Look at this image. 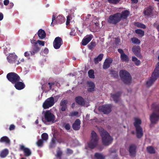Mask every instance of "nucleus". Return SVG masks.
<instances>
[{"label": "nucleus", "mask_w": 159, "mask_h": 159, "mask_svg": "<svg viewBox=\"0 0 159 159\" xmlns=\"http://www.w3.org/2000/svg\"><path fill=\"white\" fill-rule=\"evenodd\" d=\"M120 57L121 60L123 61L128 62L129 61L128 57L125 53L120 55Z\"/></svg>", "instance_id": "31"}, {"label": "nucleus", "mask_w": 159, "mask_h": 159, "mask_svg": "<svg viewBox=\"0 0 159 159\" xmlns=\"http://www.w3.org/2000/svg\"><path fill=\"white\" fill-rule=\"evenodd\" d=\"M134 25L138 28H140L143 29L146 28V26L145 25L139 22H138L135 23H134Z\"/></svg>", "instance_id": "38"}, {"label": "nucleus", "mask_w": 159, "mask_h": 159, "mask_svg": "<svg viewBox=\"0 0 159 159\" xmlns=\"http://www.w3.org/2000/svg\"><path fill=\"white\" fill-rule=\"evenodd\" d=\"M39 37L41 39H43L46 37V33L43 30L40 29L38 33Z\"/></svg>", "instance_id": "28"}, {"label": "nucleus", "mask_w": 159, "mask_h": 159, "mask_svg": "<svg viewBox=\"0 0 159 159\" xmlns=\"http://www.w3.org/2000/svg\"><path fill=\"white\" fill-rule=\"evenodd\" d=\"M152 10L150 8H148L144 11V14L145 16H149L152 13Z\"/></svg>", "instance_id": "37"}, {"label": "nucleus", "mask_w": 159, "mask_h": 159, "mask_svg": "<svg viewBox=\"0 0 159 159\" xmlns=\"http://www.w3.org/2000/svg\"><path fill=\"white\" fill-rule=\"evenodd\" d=\"M7 78L12 84H14L18 81L20 80V76L16 73L11 72L8 73L6 76Z\"/></svg>", "instance_id": "6"}, {"label": "nucleus", "mask_w": 159, "mask_h": 159, "mask_svg": "<svg viewBox=\"0 0 159 159\" xmlns=\"http://www.w3.org/2000/svg\"><path fill=\"white\" fill-rule=\"evenodd\" d=\"M153 26L155 27L157 30L159 32V25L157 23H155L153 24Z\"/></svg>", "instance_id": "48"}, {"label": "nucleus", "mask_w": 159, "mask_h": 159, "mask_svg": "<svg viewBox=\"0 0 159 159\" xmlns=\"http://www.w3.org/2000/svg\"><path fill=\"white\" fill-rule=\"evenodd\" d=\"M55 147V140L54 139H52L49 145V148H53Z\"/></svg>", "instance_id": "42"}, {"label": "nucleus", "mask_w": 159, "mask_h": 159, "mask_svg": "<svg viewBox=\"0 0 159 159\" xmlns=\"http://www.w3.org/2000/svg\"><path fill=\"white\" fill-rule=\"evenodd\" d=\"M20 150L23 152L24 155L26 157H29L31 154V152L30 149L25 148L23 145H20Z\"/></svg>", "instance_id": "16"}, {"label": "nucleus", "mask_w": 159, "mask_h": 159, "mask_svg": "<svg viewBox=\"0 0 159 159\" xmlns=\"http://www.w3.org/2000/svg\"><path fill=\"white\" fill-rule=\"evenodd\" d=\"M94 157L96 159H105V156L98 153H95Z\"/></svg>", "instance_id": "33"}, {"label": "nucleus", "mask_w": 159, "mask_h": 159, "mask_svg": "<svg viewBox=\"0 0 159 159\" xmlns=\"http://www.w3.org/2000/svg\"><path fill=\"white\" fill-rule=\"evenodd\" d=\"M14 84V87L15 88L18 90H22L25 86V84L20 81H18Z\"/></svg>", "instance_id": "19"}, {"label": "nucleus", "mask_w": 159, "mask_h": 159, "mask_svg": "<svg viewBox=\"0 0 159 159\" xmlns=\"http://www.w3.org/2000/svg\"><path fill=\"white\" fill-rule=\"evenodd\" d=\"M73 153V151L69 148H67V153L69 154H72Z\"/></svg>", "instance_id": "52"}, {"label": "nucleus", "mask_w": 159, "mask_h": 159, "mask_svg": "<svg viewBox=\"0 0 159 159\" xmlns=\"http://www.w3.org/2000/svg\"><path fill=\"white\" fill-rule=\"evenodd\" d=\"M13 5H14V4H13V3H10L9 6L10 7V8H11L13 7Z\"/></svg>", "instance_id": "64"}, {"label": "nucleus", "mask_w": 159, "mask_h": 159, "mask_svg": "<svg viewBox=\"0 0 159 159\" xmlns=\"http://www.w3.org/2000/svg\"><path fill=\"white\" fill-rule=\"evenodd\" d=\"M43 143V141L42 139H39L37 142L36 144L37 146L39 147H41L42 146Z\"/></svg>", "instance_id": "45"}, {"label": "nucleus", "mask_w": 159, "mask_h": 159, "mask_svg": "<svg viewBox=\"0 0 159 159\" xmlns=\"http://www.w3.org/2000/svg\"><path fill=\"white\" fill-rule=\"evenodd\" d=\"M112 61L113 60L111 58L106 59L104 62L103 68L104 69H106L109 68Z\"/></svg>", "instance_id": "22"}, {"label": "nucleus", "mask_w": 159, "mask_h": 159, "mask_svg": "<svg viewBox=\"0 0 159 159\" xmlns=\"http://www.w3.org/2000/svg\"><path fill=\"white\" fill-rule=\"evenodd\" d=\"M132 42L134 44H139L140 43V41L138 38L134 37L131 39Z\"/></svg>", "instance_id": "41"}, {"label": "nucleus", "mask_w": 159, "mask_h": 159, "mask_svg": "<svg viewBox=\"0 0 159 159\" xmlns=\"http://www.w3.org/2000/svg\"><path fill=\"white\" fill-rule=\"evenodd\" d=\"M31 43L33 44V45H37V41L34 39L31 40L30 41Z\"/></svg>", "instance_id": "54"}, {"label": "nucleus", "mask_w": 159, "mask_h": 159, "mask_svg": "<svg viewBox=\"0 0 159 159\" xmlns=\"http://www.w3.org/2000/svg\"><path fill=\"white\" fill-rule=\"evenodd\" d=\"M57 24H61L64 23L65 21V18L62 16L59 15L56 18V16L54 15H53L52 18V22L51 26H54L55 25V21Z\"/></svg>", "instance_id": "10"}, {"label": "nucleus", "mask_w": 159, "mask_h": 159, "mask_svg": "<svg viewBox=\"0 0 159 159\" xmlns=\"http://www.w3.org/2000/svg\"><path fill=\"white\" fill-rule=\"evenodd\" d=\"M118 13L120 14L119 16L121 20L126 19L130 14L129 11L128 10H125L122 11L121 13Z\"/></svg>", "instance_id": "21"}, {"label": "nucleus", "mask_w": 159, "mask_h": 159, "mask_svg": "<svg viewBox=\"0 0 159 159\" xmlns=\"http://www.w3.org/2000/svg\"><path fill=\"white\" fill-rule=\"evenodd\" d=\"M120 14L116 13L109 16L108 20V22L110 24L116 25L121 20L120 16Z\"/></svg>", "instance_id": "7"}, {"label": "nucleus", "mask_w": 159, "mask_h": 159, "mask_svg": "<svg viewBox=\"0 0 159 159\" xmlns=\"http://www.w3.org/2000/svg\"><path fill=\"white\" fill-rule=\"evenodd\" d=\"M48 84L49 85V89H52V85H53V84H54V83H48Z\"/></svg>", "instance_id": "63"}, {"label": "nucleus", "mask_w": 159, "mask_h": 159, "mask_svg": "<svg viewBox=\"0 0 159 159\" xmlns=\"http://www.w3.org/2000/svg\"><path fill=\"white\" fill-rule=\"evenodd\" d=\"M70 17L68 16L67 17L66 21V25H69L70 22Z\"/></svg>", "instance_id": "50"}, {"label": "nucleus", "mask_w": 159, "mask_h": 159, "mask_svg": "<svg viewBox=\"0 0 159 159\" xmlns=\"http://www.w3.org/2000/svg\"><path fill=\"white\" fill-rule=\"evenodd\" d=\"M68 101L67 100H62L60 103V111H65L67 108Z\"/></svg>", "instance_id": "15"}, {"label": "nucleus", "mask_w": 159, "mask_h": 159, "mask_svg": "<svg viewBox=\"0 0 159 159\" xmlns=\"http://www.w3.org/2000/svg\"><path fill=\"white\" fill-rule=\"evenodd\" d=\"M62 39L59 37H56L53 42V46L54 48L57 49H59L63 44Z\"/></svg>", "instance_id": "12"}, {"label": "nucleus", "mask_w": 159, "mask_h": 159, "mask_svg": "<svg viewBox=\"0 0 159 159\" xmlns=\"http://www.w3.org/2000/svg\"><path fill=\"white\" fill-rule=\"evenodd\" d=\"M136 146L134 144H131L129 148V152L131 156L134 157L136 152Z\"/></svg>", "instance_id": "17"}, {"label": "nucleus", "mask_w": 159, "mask_h": 159, "mask_svg": "<svg viewBox=\"0 0 159 159\" xmlns=\"http://www.w3.org/2000/svg\"><path fill=\"white\" fill-rule=\"evenodd\" d=\"M93 38L92 34H90L85 37L82 40L81 43L84 46L86 45Z\"/></svg>", "instance_id": "18"}, {"label": "nucleus", "mask_w": 159, "mask_h": 159, "mask_svg": "<svg viewBox=\"0 0 159 159\" xmlns=\"http://www.w3.org/2000/svg\"><path fill=\"white\" fill-rule=\"evenodd\" d=\"M17 56L13 54H10L7 57V59L9 63H12L16 59Z\"/></svg>", "instance_id": "26"}, {"label": "nucleus", "mask_w": 159, "mask_h": 159, "mask_svg": "<svg viewBox=\"0 0 159 159\" xmlns=\"http://www.w3.org/2000/svg\"><path fill=\"white\" fill-rule=\"evenodd\" d=\"M135 31L136 33L139 34L140 37H142L144 35V31L141 29L136 30Z\"/></svg>", "instance_id": "34"}, {"label": "nucleus", "mask_w": 159, "mask_h": 159, "mask_svg": "<svg viewBox=\"0 0 159 159\" xmlns=\"http://www.w3.org/2000/svg\"><path fill=\"white\" fill-rule=\"evenodd\" d=\"M65 128L67 130H69L70 129V125L69 124L67 123L66 124L65 126Z\"/></svg>", "instance_id": "51"}, {"label": "nucleus", "mask_w": 159, "mask_h": 159, "mask_svg": "<svg viewBox=\"0 0 159 159\" xmlns=\"http://www.w3.org/2000/svg\"><path fill=\"white\" fill-rule=\"evenodd\" d=\"M70 34L71 36H74L75 35V30L71 31Z\"/></svg>", "instance_id": "59"}, {"label": "nucleus", "mask_w": 159, "mask_h": 159, "mask_svg": "<svg viewBox=\"0 0 159 159\" xmlns=\"http://www.w3.org/2000/svg\"><path fill=\"white\" fill-rule=\"evenodd\" d=\"M121 93V92L119 91L117 92L115 94H111V97L116 103H117L118 102L119 98L120 96Z\"/></svg>", "instance_id": "23"}, {"label": "nucleus", "mask_w": 159, "mask_h": 159, "mask_svg": "<svg viewBox=\"0 0 159 159\" xmlns=\"http://www.w3.org/2000/svg\"><path fill=\"white\" fill-rule=\"evenodd\" d=\"M9 153V151L8 149L5 148L2 150L1 152V157L2 158H5L7 156Z\"/></svg>", "instance_id": "29"}, {"label": "nucleus", "mask_w": 159, "mask_h": 159, "mask_svg": "<svg viewBox=\"0 0 159 159\" xmlns=\"http://www.w3.org/2000/svg\"><path fill=\"white\" fill-rule=\"evenodd\" d=\"M45 120L42 119V120L44 122H53L55 120V116L49 110L46 111L44 114Z\"/></svg>", "instance_id": "8"}, {"label": "nucleus", "mask_w": 159, "mask_h": 159, "mask_svg": "<svg viewBox=\"0 0 159 159\" xmlns=\"http://www.w3.org/2000/svg\"><path fill=\"white\" fill-rule=\"evenodd\" d=\"M134 125L136 129L137 137L138 138H140L143 135L142 128L140 125L141 124V121L140 119L137 118H134Z\"/></svg>", "instance_id": "4"}, {"label": "nucleus", "mask_w": 159, "mask_h": 159, "mask_svg": "<svg viewBox=\"0 0 159 159\" xmlns=\"http://www.w3.org/2000/svg\"><path fill=\"white\" fill-rule=\"evenodd\" d=\"M99 131L103 144L106 146L110 145L112 142L113 139L109 134L102 127L99 129Z\"/></svg>", "instance_id": "2"}, {"label": "nucleus", "mask_w": 159, "mask_h": 159, "mask_svg": "<svg viewBox=\"0 0 159 159\" xmlns=\"http://www.w3.org/2000/svg\"><path fill=\"white\" fill-rule=\"evenodd\" d=\"M138 59L135 56H132V61H136Z\"/></svg>", "instance_id": "62"}, {"label": "nucleus", "mask_w": 159, "mask_h": 159, "mask_svg": "<svg viewBox=\"0 0 159 159\" xmlns=\"http://www.w3.org/2000/svg\"><path fill=\"white\" fill-rule=\"evenodd\" d=\"M81 121L79 119H76L73 124L72 127L74 130H78L80 128Z\"/></svg>", "instance_id": "20"}, {"label": "nucleus", "mask_w": 159, "mask_h": 159, "mask_svg": "<svg viewBox=\"0 0 159 159\" xmlns=\"http://www.w3.org/2000/svg\"><path fill=\"white\" fill-rule=\"evenodd\" d=\"M88 74L90 78H95V76L94 75V71L93 70H89L88 72Z\"/></svg>", "instance_id": "39"}, {"label": "nucleus", "mask_w": 159, "mask_h": 159, "mask_svg": "<svg viewBox=\"0 0 159 159\" xmlns=\"http://www.w3.org/2000/svg\"><path fill=\"white\" fill-rule=\"evenodd\" d=\"M118 51L119 53H120V55H122L125 53L123 50L120 48L118 49Z\"/></svg>", "instance_id": "55"}, {"label": "nucleus", "mask_w": 159, "mask_h": 159, "mask_svg": "<svg viewBox=\"0 0 159 159\" xmlns=\"http://www.w3.org/2000/svg\"><path fill=\"white\" fill-rule=\"evenodd\" d=\"M141 48L139 46H134L133 47L132 50L134 54L137 57L141 58L142 57L141 53Z\"/></svg>", "instance_id": "14"}, {"label": "nucleus", "mask_w": 159, "mask_h": 159, "mask_svg": "<svg viewBox=\"0 0 159 159\" xmlns=\"http://www.w3.org/2000/svg\"><path fill=\"white\" fill-rule=\"evenodd\" d=\"M96 44L95 42L92 41L88 45V47L89 49L92 50L96 46Z\"/></svg>", "instance_id": "36"}, {"label": "nucleus", "mask_w": 159, "mask_h": 159, "mask_svg": "<svg viewBox=\"0 0 159 159\" xmlns=\"http://www.w3.org/2000/svg\"><path fill=\"white\" fill-rule=\"evenodd\" d=\"M152 112L150 116V120L152 124H156L159 120V104L154 103L151 106Z\"/></svg>", "instance_id": "1"}, {"label": "nucleus", "mask_w": 159, "mask_h": 159, "mask_svg": "<svg viewBox=\"0 0 159 159\" xmlns=\"http://www.w3.org/2000/svg\"><path fill=\"white\" fill-rule=\"evenodd\" d=\"M110 74L112 76L115 78H116L118 76V72L113 70H111Z\"/></svg>", "instance_id": "40"}, {"label": "nucleus", "mask_w": 159, "mask_h": 159, "mask_svg": "<svg viewBox=\"0 0 159 159\" xmlns=\"http://www.w3.org/2000/svg\"><path fill=\"white\" fill-rule=\"evenodd\" d=\"M42 140L46 141L48 138V135L47 133H43L42 134Z\"/></svg>", "instance_id": "43"}, {"label": "nucleus", "mask_w": 159, "mask_h": 159, "mask_svg": "<svg viewBox=\"0 0 159 159\" xmlns=\"http://www.w3.org/2000/svg\"><path fill=\"white\" fill-rule=\"evenodd\" d=\"M15 126L13 125H11L9 127V129L10 130H12L15 129Z\"/></svg>", "instance_id": "53"}, {"label": "nucleus", "mask_w": 159, "mask_h": 159, "mask_svg": "<svg viewBox=\"0 0 159 159\" xmlns=\"http://www.w3.org/2000/svg\"><path fill=\"white\" fill-rule=\"evenodd\" d=\"M91 140L88 143V146L89 148L93 149L97 146L98 141L97 134L94 131L91 132Z\"/></svg>", "instance_id": "5"}, {"label": "nucleus", "mask_w": 159, "mask_h": 159, "mask_svg": "<svg viewBox=\"0 0 159 159\" xmlns=\"http://www.w3.org/2000/svg\"><path fill=\"white\" fill-rule=\"evenodd\" d=\"M40 49V48L38 46V45H33L32 48V50L30 51L31 54L32 55H34L35 53L39 52Z\"/></svg>", "instance_id": "25"}, {"label": "nucleus", "mask_w": 159, "mask_h": 159, "mask_svg": "<svg viewBox=\"0 0 159 159\" xmlns=\"http://www.w3.org/2000/svg\"><path fill=\"white\" fill-rule=\"evenodd\" d=\"M1 142L5 143L6 144H9L10 141L7 136H5L1 138Z\"/></svg>", "instance_id": "30"}, {"label": "nucleus", "mask_w": 159, "mask_h": 159, "mask_svg": "<svg viewBox=\"0 0 159 159\" xmlns=\"http://www.w3.org/2000/svg\"><path fill=\"white\" fill-rule=\"evenodd\" d=\"M9 0H4L3 2V3L5 6L7 5L9 3Z\"/></svg>", "instance_id": "57"}, {"label": "nucleus", "mask_w": 159, "mask_h": 159, "mask_svg": "<svg viewBox=\"0 0 159 159\" xmlns=\"http://www.w3.org/2000/svg\"><path fill=\"white\" fill-rule=\"evenodd\" d=\"M78 114V112L77 111L72 112L70 113L69 114L70 116H76Z\"/></svg>", "instance_id": "47"}, {"label": "nucleus", "mask_w": 159, "mask_h": 159, "mask_svg": "<svg viewBox=\"0 0 159 159\" xmlns=\"http://www.w3.org/2000/svg\"><path fill=\"white\" fill-rule=\"evenodd\" d=\"M58 150L57 151V154L55 155V156L59 159H61V156L62 155V152L60 148H58Z\"/></svg>", "instance_id": "35"}, {"label": "nucleus", "mask_w": 159, "mask_h": 159, "mask_svg": "<svg viewBox=\"0 0 159 159\" xmlns=\"http://www.w3.org/2000/svg\"><path fill=\"white\" fill-rule=\"evenodd\" d=\"M30 55V53L28 52H25L24 53V56L26 57H28Z\"/></svg>", "instance_id": "61"}, {"label": "nucleus", "mask_w": 159, "mask_h": 159, "mask_svg": "<svg viewBox=\"0 0 159 159\" xmlns=\"http://www.w3.org/2000/svg\"><path fill=\"white\" fill-rule=\"evenodd\" d=\"M146 149L148 152L150 154H154L155 153L154 148L152 146L147 147Z\"/></svg>", "instance_id": "32"}, {"label": "nucleus", "mask_w": 159, "mask_h": 159, "mask_svg": "<svg viewBox=\"0 0 159 159\" xmlns=\"http://www.w3.org/2000/svg\"><path fill=\"white\" fill-rule=\"evenodd\" d=\"M55 103L54 99L53 97H51L47 98L43 103V107L44 109L48 108L53 106Z\"/></svg>", "instance_id": "11"}, {"label": "nucleus", "mask_w": 159, "mask_h": 159, "mask_svg": "<svg viewBox=\"0 0 159 159\" xmlns=\"http://www.w3.org/2000/svg\"><path fill=\"white\" fill-rule=\"evenodd\" d=\"M134 63L136 66H139L140 64V61L139 60H137L136 61H135Z\"/></svg>", "instance_id": "56"}, {"label": "nucleus", "mask_w": 159, "mask_h": 159, "mask_svg": "<svg viewBox=\"0 0 159 159\" xmlns=\"http://www.w3.org/2000/svg\"><path fill=\"white\" fill-rule=\"evenodd\" d=\"M76 102L80 105L83 106L85 104L84 99L81 96H79L75 97Z\"/></svg>", "instance_id": "24"}, {"label": "nucleus", "mask_w": 159, "mask_h": 159, "mask_svg": "<svg viewBox=\"0 0 159 159\" xmlns=\"http://www.w3.org/2000/svg\"><path fill=\"white\" fill-rule=\"evenodd\" d=\"M159 76V72L156 71V70H154L152 74L151 77L150 79L147 81L146 84L148 87L151 86L156 80L157 77Z\"/></svg>", "instance_id": "9"}, {"label": "nucleus", "mask_w": 159, "mask_h": 159, "mask_svg": "<svg viewBox=\"0 0 159 159\" xmlns=\"http://www.w3.org/2000/svg\"><path fill=\"white\" fill-rule=\"evenodd\" d=\"M103 56V54H100L98 56L97 58L99 59V61H101L102 59Z\"/></svg>", "instance_id": "49"}, {"label": "nucleus", "mask_w": 159, "mask_h": 159, "mask_svg": "<svg viewBox=\"0 0 159 159\" xmlns=\"http://www.w3.org/2000/svg\"><path fill=\"white\" fill-rule=\"evenodd\" d=\"M37 44H39V45H41L42 46H44L45 44V42L44 41L40 40H38L37 41Z\"/></svg>", "instance_id": "46"}, {"label": "nucleus", "mask_w": 159, "mask_h": 159, "mask_svg": "<svg viewBox=\"0 0 159 159\" xmlns=\"http://www.w3.org/2000/svg\"><path fill=\"white\" fill-rule=\"evenodd\" d=\"M99 110L104 114H108L111 111V107L109 105H105L100 106Z\"/></svg>", "instance_id": "13"}, {"label": "nucleus", "mask_w": 159, "mask_h": 159, "mask_svg": "<svg viewBox=\"0 0 159 159\" xmlns=\"http://www.w3.org/2000/svg\"><path fill=\"white\" fill-rule=\"evenodd\" d=\"M49 52L48 49L47 48H45L43 50V52L45 54H47Z\"/></svg>", "instance_id": "60"}, {"label": "nucleus", "mask_w": 159, "mask_h": 159, "mask_svg": "<svg viewBox=\"0 0 159 159\" xmlns=\"http://www.w3.org/2000/svg\"><path fill=\"white\" fill-rule=\"evenodd\" d=\"M94 61L95 64H98L100 61H99V59L97 57L95 58L94 59Z\"/></svg>", "instance_id": "58"}, {"label": "nucleus", "mask_w": 159, "mask_h": 159, "mask_svg": "<svg viewBox=\"0 0 159 159\" xmlns=\"http://www.w3.org/2000/svg\"><path fill=\"white\" fill-rule=\"evenodd\" d=\"M120 0H107L109 3L115 4L118 3Z\"/></svg>", "instance_id": "44"}, {"label": "nucleus", "mask_w": 159, "mask_h": 159, "mask_svg": "<svg viewBox=\"0 0 159 159\" xmlns=\"http://www.w3.org/2000/svg\"><path fill=\"white\" fill-rule=\"evenodd\" d=\"M120 76L123 82L126 84H129L131 81V77L129 72L125 70H120L119 72Z\"/></svg>", "instance_id": "3"}, {"label": "nucleus", "mask_w": 159, "mask_h": 159, "mask_svg": "<svg viewBox=\"0 0 159 159\" xmlns=\"http://www.w3.org/2000/svg\"><path fill=\"white\" fill-rule=\"evenodd\" d=\"M87 84L90 88L88 89V91L89 92H92L94 91L95 85L94 84L92 81H88Z\"/></svg>", "instance_id": "27"}]
</instances>
